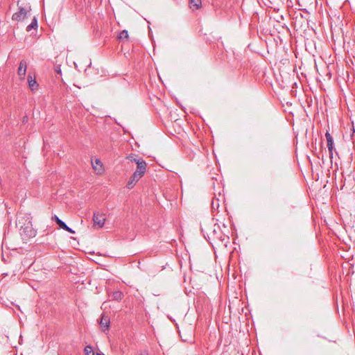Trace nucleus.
I'll list each match as a JSON object with an SVG mask.
<instances>
[{
  "label": "nucleus",
  "instance_id": "f03ea898",
  "mask_svg": "<svg viewBox=\"0 0 355 355\" xmlns=\"http://www.w3.org/2000/svg\"><path fill=\"white\" fill-rule=\"evenodd\" d=\"M19 231L21 236L26 239L34 237L36 235V231L33 228L32 222L30 220L26 223V226Z\"/></svg>",
  "mask_w": 355,
  "mask_h": 355
},
{
  "label": "nucleus",
  "instance_id": "dca6fc26",
  "mask_svg": "<svg viewBox=\"0 0 355 355\" xmlns=\"http://www.w3.org/2000/svg\"><path fill=\"white\" fill-rule=\"evenodd\" d=\"M85 355H94L93 348L90 345H87L84 349Z\"/></svg>",
  "mask_w": 355,
  "mask_h": 355
},
{
  "label": "nucleus",
  "instance_id": "6e6552de",
  "mask_svg": "<svg viewBox=\"0 0 355 355\" xmlns=\"http://www.w3.org/2000/svg\"><path fill=\"white\" fill-rule=\"evenodd\" d=\"M110 318L108 316H106L105 315H102L101 321H100V325L103 329V331H105L107 330L110 327Z\"/></svg>",
  "mask_w": 355,
  "mask_h": 355
},
{
  "label": "nucleus",
  "instance_id": "423d86ee",
  "mask_svg": "<svg viewBox=\"0 0 355 355\" xmlns=\"http://www.w3.org/2000/svg\"><path fill=\"white\" fill-rule=\"evenodd\" d=\"M325 137L327 141V147L329 153V157L333 158V150H334V143L332 136L329 132L325 133Z\"/></svg>",
  "mask_w": 355,
  "mask_h": 355
},
{
  "label": "nucleus",
  "instance_id": "4be33fe9",
  "mask_svg": "<svg viewBox=\"0 0 355 355\" xmlns=\"http://www.w3.org/2000/svg\"><path fill=\"white\" fill-rule=\"evenodd\" d=\"M55 71L56 73L58 74H61V69H60V66H56L55 67Z\"/></svg>",
  "mask_w": 355,
  "mask_h": 355
},
{
  "label": "nucleus",
  "instance_id": "4468645a",
  "mask_svg": "<svg viewBox=\"0 0 355 355\" xmlns=\"http://www.w3.org/2000/svg\"><path fill=\"white\" fill-rule=\"evenodd\" d=\"M51 219H52V220H54L61 229H62L63 227H65L66 223L64 221H62L61 219H60L58 216H56V215L53 216Z\"/></svg>",
  "mask_w": 355,
  "mask_h": 355
},
{
  "label": "nucleus",
  "instance_id": "f257e3e1",
  "mask_svg": "<svg viewBox=\"0 0 355 355\" xmlns=\"http://www.w3.org/2000/svg\"><path fill=\"white\" fill-rule=\"evenodd\" d=\"M201 232L203 234L204 238L210 243L212 244V241H216L218 238V234H220V226L215 223L211 219L207 220L200 225Z\"/></svg>",
  "mask_w": 355,
  "mask_h": 355
},
{
  "label": "nucleus",
  "instance_id": "7ed1b4c3",
  "mask_svg": "<svg viewBox=\"0 0 355 355\" xmlns=\"http://www.w3.org/2000/svg\"><path fill=\"white\" fill-rule=\"evenodd\" d=\"M32 217L31 214H23L21 213L18 214L17 221L16 222V226L20 230L26 226V223L30 220L31 221Z\"/></svg>",
  "mask_w": 355,
  "mask_h": 355
},
{
  "label": "nucleus",
  "instance_id": "39448f33",
  "mask_svg": "<svg viewBox=\"0 0 355 355\" xmlns=\"http://www.w3.org/2000/svg\"><path fill=\"white\" fill-rule=\"evenodd\" d=\"M31 10L30 7H28V9L26 8H19V10L18 12H15L12 15V19L16 21H20L21 19H25L26 17L27 12Z\"/></svg>",
  "mask_w": 355,
  "mask_h": 355
},
{
  "label": "nucleus",
  "instance_id": "393cba45",
  "mask_svg": "<svg viewBox=\"0 0 355 355\" xmlns=\"http://www.w3.org/2000/svg\"><path fill=\"white\" fill-rule=\"evenodd\" d=\"M138 159H136V158H135V159H133V161H134L135 162H136V163H137V161Z\"/></svg>",
  "mask_w": 355,
  "mask_h": 355
},
{
  "label": "nucleus",
  "instance_id": "9b49d317",
  "mask_svg": "<svg viewBox=\"0 0 355 355\" xmlns=\"http://www.w3.org/2000/svg\"><path fill=\"white\" fill-rule=\"evenodd\" d=\"M93 168L97 173H101L103 171V164L100 159H96L95 162H92Z\"/></svg>",
  "mask_w": 355,
  "mask_h": 355
},
{
  "label": "nucleus",
  "instance_id": "412c9836",
  "mask_svg": "<svg viewBox=\"0 0 355 355\" xmlns=\"http://www.w3.org/2000/svg\"><path fill=\"white\" fill-rule=\"evenodd\" d=\"M135 184V182L130 178V180L128 182L127 187L128 189H132L133 186Z\"/></svg>",
  "mask_w": 355,
  "mask_h": 355
},
{
  "label": "nucleus",
  "instance_id": "0eeeda50",
  "mask_svg": "<svg viewBox=\"0 0 355 355\" xmlns=\"http://www.w3.org/2000/svg\"><path fill=\"white\" fill-rule=\"evenodd\" d=\"M137 170L135 171L140 175V176H143L146 171V163L144 159H138L137 161Z\"/></svg>",
  "mask_w": 355,
  "mask_h": 355
},
{
  "label": "nucleus",
  "instance_id": "a211bd4d",
  "mask_svg": "<svg viewBox=\"0 0 355 355\" xmlns=\"http://www.w3.org/2000/svg\"><path fill=\"white\" fill-rule=\"evenodd\" d=\"M141 177L142 176H140L139 173L134 172L132 176L130 177V179L132 180L136 183L140 180Z\"/></svg>",
  "mask_w": 355,
  "mask_h": 355
},
{
  "label": "nucleus",
  "instance_id": "f3484780",
  "mask_svg": "<svg viewBox=\"0 0 355 355\" xmlns=\"http://www.w3.org/2000/svg\"><path fill=\"white\" fill-rule=\"evenodd\" d=\"M128 37V31L123 30L122 31L120 32L119 35V40L126 39Z\"/></svg>",
  "mask_w": 355,
  "mask_h": 355
},
{
  "label": "nucleus",
  "instance_id": "cd10ccee",
  "mask_svg": "<svg viewBox=\"0 0 355 355\" xmlns=\"http://www.w3.org/2000/svg\"><path fill=\"white\" fill-rule=\"evenodd\" d=\"M1 250H2L3 249V244L2 243H1Z\"/></svg>",
  "mask_w": 355,
  "mask_h": 355
},
{
  "label": "nucleus",
  "instance_id": "2eb2a0df",
  "mask_svg": "<svg viewBox=\"0 0 355 355\" xmlns=\"http://www.w3.org/2000/svg\"><path fill=\"white\" fill-rule=\"evenodd\" d=\"M201 6V0H190V7L198 9Z\"/></svg>",
  "mask_w": 355,
  "mask_h": 355
},
{
  "label": "nucleus",
  "instance_id": "9d476101",
  "mask_svg": "<svg viewBox=\"0 0 355 355\" xmlns=\"http://www.w3.org/2000/svg\"><path fill=\"white\" fill-rule=\"evenodd\" d=\"M28 82L30 89L32 91L36 90L38 87V83L35 78H33L31 75L28 76Z\"/></svg>",
  "mask_w": 355,
  "mask_h": 355
},
{
  "label": "nucleus",
  "instance_id": "aec40b11",
  "mask_svg": "<svg viewBox=\"0 0 355 355\" xmlns=\"http://www.w3.org/2000/svg\"><path fill=\"white\" fill-rule=\"evenodd\" d=\"M62 229L69 233H71V234L75 233V231L73 230H72L71 227H69L67 224H65V227H63Z\"/></svg>",
  "mask_w": 355,
  "mask_h": 355
},
{
  "label": "nucleus",
  "instance_id": "f8f14e48",
  "mask_svg": "<svg viewBox=\"0 0 355 355\" xmlns=\"http://www.w3.org/2000/svg\"><path fill=\"white\" fill-rule=\"evenodd\" d=\"M112 300L119 302L121 301L123 297V293L120 291H114L112 293V294L110 295Z\"/></svg>",
  "mask_w": 355,
  "mask_h": 355
},
{
  "label": "nucleus",
  "instance_id": "ddd939ff",
  "mask_svg": "<svg viewBox=\"0 0 355 355\" xmlns=\"http://www.w3.org/2000/svg\"><path fill=\"white\" fill-rule=\"evenodd\" d=\"M37 28V19L35 17H33L31 23L26 27V31H30L33 28L36 29Z\"/></svg>",
  "mask_w": 355,
  "mask_h": 355
},
{
  "label": "nucleus",
  "instance_id": "c85d7f7f",
  "mask_svg": "<svg viewBox=\"0 0 355 355\" xmlns=\"http://www.w3.org/2000/svg\"><path fill=\"white\" fill-rule=\"evenodd\" d=\"M97 355H104L103 354H97Z\"/></svg>",
  "mask_w": 355,
  "mask_h": 355
},
{
  "label": "nucleus",
  "instance_id": "20e7f679",
  "mask_svg": "<svg viewBox=\"0 0 355 355\" xmlns=\"http://www.w3.org/2000/svg\"><path fill=\"white\" fill-rule=\"evenodd\" d=\"M105 221V218L103 214H101L98 212H94L93 216L94 225H97L98 227H102Z\"/></svg>",
  "mask_w": 355,
  "mask_h": 355
},
{
  "label": "nucleus",
  "instance_id": "1a4fd4ad",
  "mask_svg": "<svg viewBox=\"0 0 355 355\" xmlns=\"http://www.w3.org/2000/svg\"><path fill=\"white\" fill-rule=\"evenodd\" d=\"M27 68V62L26 60H22L18 68L17 73L19 76L22 77L26 75Z\"/></svg>",
  "mask_w": 355,
  "mask_h": 355
},
{
  "label": "nucleus",
  "instance_id": "5701e85b",
  "mask_svg": "<svg viewBox=\"0 0 355 355\" xmlns=\"http://www.w3.org/2000/svg\"><path fill=\"white\" fill-rule=\"evenodd\" d=\"M141 355H148V352L146 351H144L141 353Z\"/></svg>",
  "mask_w": 355,
  "mask_h": 355
},
{
  "label": "nucleus",
  "instance_id": "b1692460",
  "mask_svg": "<svg viewBox=\"0 0 355 355\" xmlns=\"http://www.w3.org/2000/svg\"><path fill=\"white\" fill-rule=\"evenodd\" d=\"M7 275H8V273H1V277H2L3 276H7Z\"/></svg>",
  "mask_w": 355,
  "mask_h": 355
},
{
  "label": "nucleus",
  "instance_id": "bb28decb",
  "mask_svg": "<svg viewBox=\"0 0 355 355\" xmlns=\"http://www.w3.org/2000/svg\"><path fill=\"white\" fill-rule=\"evenodd\" d=\"M212 206H213V207H214V206H216V204H214V202H212Z\"/></svg>",
  "mask_w": 355,
  "mask_h": 355
},
{
  "label": "nucleus",
  "instance_id": "6ab92c4d",
  "mask_svg": "<svg viewBox=\"0 0 355 355\" xmlns=\"http://www.w3.org/2000/svg\"><path fill=\"white\" fill-rule=\"evenodd\" d=\"M225 239H228V237L224 235L221 232V230H220V234H218V238L216 239V241L223 242Z\"/></svg>",
  "mask_w": 355,
  "mask_h": 355
},
{
  "label": "nucleus",
  "instance_id": "a878e982",
  "mask_svg": "<svg viewBox=\"0 0 355 355\" xmlns=\"http://www.w3.org/2000/svg\"><path fill=\"white\" fill-rule=\"evenodd\" d=\"M212 206H213V207H214V206H216V204H214V202H212Z\"/></svg>",
  "mask_w": 355,
  "mask_h": 355
}]
</instances>
